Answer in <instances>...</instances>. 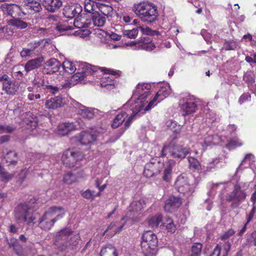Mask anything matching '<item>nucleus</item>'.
Segmentation results:
<instances>
[{
  "instance_id": "nucleus-51",
  "label": "nucleus",
  "mask_w": 256,
  "mask_h": 256,
  "mask_svg": "<svg viewBox=\"0 0 256 256\" xmlns=\"http://www.w3.org/2000/svg\"><path fill=\"white\" fill-rule=\"evenodd\" d=\"M236 46V44L232 40L226 42L224 45V49L226 50H234Z\"/></svg>"
},
{
  "instance_id": "nucleus-47",
  "label": "nucleus",
  "mask_w": 256,
  "mask_h": 256,
  "mask_svg": "<svg viewBox=\"0 0 256 256\" xmlns=\"http://www.w3.org/2000/svg\"><path fill=\"white\" fill-rule=\"evenodd\" d=\"M16 130V127L10 125H0V134H11Z\"/></svg>"
},
{
  "instance_id": "nucleus-43",
  "label": "nucleus",
  "mask_w": 256,
  "mask_h": 256,
  "mask_svg": "<svg viewBox=\"0 0 256 256\" xmlns=\"http://www.w3.org/2000/svg\"><path fill=\"white\" fill-rule=\"evenodd\" d=\"M188 161L190 169L194 170H200V169L201 165L197 159L194 157H188Z\"/></svg>"
},
{
  "instance_id": "nucleus-59",
  "label": "nucleus",
  "mask_w": 256,
  "mask_h": 256,
  "mask_svg": "<svg viewBox=\"0 0 256 256\" xmlns=\"http://www.w3.org/2000/svg\"><path fill=\"white\" fill-rule=\"evenodd\" d=\"M60 90V88L59 87L52 86V85H49L47 89V90H48L50 92L52 93L53 94L58 93Z\"/></svg>"
},
{
  "instance_id": "nucleus-5",
  "label": "nucleus",
  "mask_w": 256,
  "mask_h": 256,
  "mask_svg": "<svg viewBox=\"0 0 256 256\" xmlns=\"http://www.w3.org/2000/svg\"><path fill=\"white\" fill-rule=\"evenodd\" d=\"M246 194L244 190L242 189L241 184L238 182L234 184L233 191L226 196V202H231V207L236 208L244 200Z\"/></svg>"
},
{
  "instance_id": "nucleus-46",
  "label": "nucleus",
  "mask_w": 256,
  "mask_h": 256,
  "mask_svg": "<svg viewBox=\"0 0 256 256\" xmlns=\"http://www.w3.org/2000/svg\"><path fill=\"white\" fill-rule=\"evenodd\" d=\"M202 246L200 243H195L192 247L191 256H198L201 253Z\"/></svg>"
},
{
  "instance_id": "nucleus-26",
  "label": "nucleus",
  "mask_w": 256,
  "mask_h": 256,
  "mask_svg": "<svg viewBox=\"0 0 256 256\" xmlns=\"http://www.w3.org/2000/svg\"><path fill=\"white\" fill-rule=\"evenodd\" d=\"M176 162L174 160H168L166 164V167L162 177V180L166 182H169L172 178V168L175 166Z\"/></svg>"
},
{
  "instance_id": "nucleus-3",
  "label": "nucleus",
  "mask_w": 256,
  "mask_h": 256,
  "mask_svg": "<svg viewBox=\"0 0 256 256\" xmlns=\"http://www.w3.org/2000/svg\"><path fill=\"white\" fill-rule=\"evenodd\" d=\"M133 10L142 21L148 24L155 22L158 16L156 6L151 4L140 3L134 5Z\"/></svg>"
},
{
  "instance_id": "nucleus-58",
  "label": "nucleus",
  "mask_w": 256,
  "mask_h": 256,
  "mask_svg": "<svg viewBox=\"0 0 256 256\" xmlns=\"http://www.w3.org/2000/svg\"><path fill=\"white\" fill-rule=\"evenodd\" d=\"M64 208L62 207V206H52L50 207L49 209H48V210L46 212H49L51 214L52 216V217L54 216V214H56V212H58V211H60V210H63Z\"/></svg>"
},
{
  "instance_id": "nucleus-64",
  "label": "nucleus",
  "mask_w": 256,
  "mask_h": 256,
  "mask_svg": "<svg viewBox=\"0 0 256 256\" xmlns=\"http://www.w3.org/2000/svg\"><path fill=\"white\" fill-rule=\"evenodd\" d=\"M230 244L228 242H226L224 244V250L225 251V254H223L222 256H227L228 252L230 248Z\"/></svg>"
},
{
  "instance_id": "nucleus-60",
  "label": "nucleus",
  "mask_w": 256,
  "mask_h": 256,
  "mask_svg": "<svg viewBox=\"0 0 256 256\" xmlns=\"http://www.w3.org/2000/svg\"><path fill=\"white\" fill-rule=\"evenodd\" d=\"M221 247L217 244L214 248L210 256H220V254Z\"/></svg>"
},
{
  "instance_id": "nucleus-52",
  "label": "nucleus",
  "mask_w": 256,
  "mask_h": 256,
  "mask_svg": "<svg viewBox=\"0 0 256 256\" xmlns=\"http://www.w3.org/2000/svg\"><path fill=\"white\" fill-rule=\"evenodd\" d=\"M82 196L85 198L94 200V192L91 191L89 189L82 193Z\"/></svg>"
},
{
  "instance_id": "nucleus-33",
  "label": "nucleus",
  "mask_w": 256,
  "mask_h": 256,
  "mask_svg": "<svg viewBox=\"0 0 256 256\" xmlns=\"http://www.w3.org/2000/svg\"><path fill=\"white\" fill-rule=\"evenodd\" d=\"M4 158L7 163H9V166H14L18 162V155L15 151L10 150L6 154Z\"/></svg>"
},
{
  "instance_id": "nucleus-50",
  "label": "nucleus",
  "mask_w": 256,
  "mask_h": 256,
  "mask_svg": "<svg viewBox=\"0 0 256 256\" xmlns=\"http://www.w3.org/2000/svg\"><path fill=\"white\" fill-rule=\"evenodd\" d=\"M94 2L90 0H86L84 2V10L85 12L92 13L94 11Z\"/></svg>"
},
{
  "instance_id": "nucleus-35",
  "label": "nucleus",
  "mask_w": 256,
  "mask_h": 256,
  "mask_svg": "<svg viewBox=\"0 0 256 256\" xmlns=\"http://www.w3.org/2000/svg\"><path fill=\"white\" fill-rule=\"evenodd\" d=\"M143 200H139L134 201L131 203L128 210L129 213H138L143 208Z\"/></svg>"
},
{
  "instance_id": "nucleus-53",
  "label": "nucleus",
  "mask_w": 256,
  "mask_h": 256,
  "mask_svg": "<svg viewBox=\"0 0 256 256\" xmlns=\"http://www.w3.org/2000/svg\"><path fill=\"white\" fill-rule=\"evenodd\" d=\"M86 77L84 76V72L82 71L78 72L72 76V80L75 82H78L82 80H84Z\"/></svg>"
},
{
  "instance_id": "nucleus-22",
  "label": "nucleus",
  "mask_w": 256,
  "mask_h": 256,
  "mask_svg": "<svg viewBox=\"0 0 256 256\" xmlns=\"http://www.w3.org/2000/svg\"><path fill=\"white\" fill-rule=\"evenodd\" d=\"M42 4L48 11L54 12L62 6V2L60 0H43Z\"/></svg>"
},
{
  "instance_id": "nucleus-54",
  "label": "nucleus",
  "mask_w": 256,
  "mask_h": 256,
  "mask_svg": "<svg viewBox=\"0 0 256 256\" xmlns=\"http://www.w3.org/2000/svg\"><path fill=\"white\" fill-rule=\"evenodd\" d=\"M36 214H30V216H28V218L24 222H28L29 225H34L36 222Z\"/></svg>"
},
{
  "instance_id": "nucleus-17",
  "label": "nucleus",
  "mask_w": 256,
  "mask_h": 256,
  "mask_svg": "<svg viewBox=\"0 0 256 256\" xmlns=\"http://www.w3.org/2000/svg\"><path fill=\"white\" fill-rule=\"evenodd\" d=\"M97 135L92 131L82 132L80 135L79 141L82 145H88L96 141Z\"/></svg>"
},
{
  "instance_id": "nucleus-11",
  "label": "nucleus",
  "mask_w": 256,
  "mask_h": 256,
  "mask_svg": "<svg viewBox=\"0 0 256 256\" xmlns=\"http://www.w3.org/2000/svg\"><path fill=\"white\" fill-rule=\"evenodd\" d=\"M31 209L28 204H20L14 209V218L17 221L24 222L30 216V211Z\"/></svg>"
},
{
  "instance_id": "nucleus-16",
  "label": "nucleus",
  "mask_w": 256,
  "mask_h": 256,
  "mask_svg": "<svg viewBox=\"0 0 256 256\" xmlns=\"http://www.w3.org/2000/svg\"><path fill=\"white\" fill-rule=\"evenodd\" d=\"M82 12V8L80 4H73L66 6L63 10V14L66 18H72L80 14Z\"/></svg>"
},
{
  "instance_id": "nucleus-9",
  "label": "nucleus",
  "mask_w": 256,
  "mask_h": 256,
  "mask_svg": "<svg viewBox=\"0 0 256 256\" xmlns=\"http://www.w3.org/2000/svg\"><path fill=\"white\" fill-rule=\"evenodd\" d=\"M190 152L189 148L183 147L182 146L175 144L174 142L170 143L169 153L173 158L178 160H182L186 158V156Z\"/></svg>"
},
{
  "instance_id": "nucleus-2",
  "label": "nucleus",
  "mask_w": 256,
  "mask_h": 256,
  "mask_svg": "<svg viewBox=\"0 0 256 256\" xmlns=\"http://www.w3.org/2000/svg\"><path fill=\"white\" fill-rule=\"evenodd\" d=\"M78 234L73 235L68 228H64L58 232L56 236V243L58 250L64 251L68 248L74 250L80 241Z\"/></svg>"
},
{
  "instance_id": "nucleus-21",
  "label": "nucleus",
  "mask_w": 256,
  "mask_h": 256,
  "mask_svg": "<svg viewBox=\"0 0 256 256\" xmlns=\"http://www.w3.org/2000/svg\"><path fill=\"white\" fill-rule=\"evenodd\" d=\"M44 61L43 56H40L29 60L25 64L24 70L26 72L40 68Z\"/></svg>"
},
{
  "instance_id": "nucleus-4",
  "label": "nucleus",
  "mask_w": 256,
  "mask_h": 256,
  "mask_svg": "<svg viewBox=\"0 0 256 256\" xmlns=\"http://www.w3.org/2000/svg\"><path fill=\"white\" fill-rule=\"evenodd\" d=\"M142 240L141 247L145 256L154 254L158 243L156 235L152 232L148 230L143 234Z\"/></svg>"
},
{
  "instance_id": "nucleus-10",
  "label": "nucleus",
  "mask_w": 256,
  "mask_h": 256,
  "mask_svg": "<svg viewBox=\"0 0 256 256\" xmlns=\"http://www.w3.org/2000/svg\"><path fill=\"white\" fill-rule=\"evenodd\" d=\"M174 186L178 191L182 194L190 193L192 190V187L190 184L188 178L184 174L177 178Z\"/></svg>"
},
{
  "instance_id": "nucleus-19",
  "label": "nucleus",
  "mask_w": 256,
  "mask_h": 256,
  "mask_svg": "<svg viewBox=\"0 0 256 256\" xmlns=\"http://www.w3.org/2000/svg\"><path fill=\"white\" fill-rule=\"evenodd\" d=\"M40 42H34L28 44L27 48H24L20 52V54L22 58L32 56L34 52L40 46Z\"/></svg>"
},
{
  "instance_id": "nucleus-24",
  "label": "nucleus",
  "mask_w": 256,
  "mask_h": 256,
  "mask_svg": "<svg viewBox=\"0 0 256 256\" xmlns=\"http://www.w3.org/2000/svg\"><path fill=\"white\" fill-rule=\"evenodd\" d=\"M180 106L182 115L183 116L194 112L196 108V103L192 102H184V103L181 104Z\"/></svg>"
},
{
  "instance_id": "nucleus-41",
  "label": "nucleus",
  "mask_w": 256,
  "mask_h": 256,
  "mask_svg": "<svg viewBox=\"0 0 256 256\" xmlns=\"http://www.w3.org/2000/svg\"><path fill=\"white\" fill-rule=\"evenodd\" d=\"M30 114H26L28 117L24 119V122L29 126V128L34 130L37 127L38 122L35 118H30Z\"/></svg>"
},
{
  "instance_id": "nucleus-45",
  "label": "nucleus",
  "mask_w": 256,
  "mask_h": 256,
  "mask_svg": "<svg viewBox=\"0 0 256 256\" xmlns=\"http://www.w3.org/2000/svg\"><path fill=\"white\" fill-rule=\"evenodd\" d=\"M242 145V143L240 142L239 140L234 138L230 140L226 144V147L230 150L234 149L236 146H240Z\"/></svg>"
},
{
  "instance_id": "nucleus-62",
  "label": "nucleus",
  "mask_w": 256,
  "mask_h": 256,
  "mask_svg": "<svg viewBox=\"0 0 256 256\" xmlns=\"http://www.w3.org/2000/svg\"><path fill=\"white\" fill-rule=\"evenodd\" d=\"M138 29H140L142 32L143 34H146V35H150V34L151 32V29L148 27L144 28L143 26H141L140 25H138Z\"/></svg>"
},
{
  "instance_id": "nucleus-8",
  "label": "nucleus",
  "mask_w": 256,
  "mask_h": 256,
  "mask_svg": "<svg viewBox=\"0 0 256 256\" xmlns=\"http://www.w3.org/2000/svg\"><path fill=\"white\" fill-rule=\"evenodd\" d=\"M0 8L4 14L10 16L13 18L26 14L18 5L14 4L4 3L1 5Z\"/></svg>"
},
{
  "instance_id": "nucleus-37",
  "label": "nucleus",
  "mask_w": 256,
  "mask_h": 256,
  "mask_svg": "<svg viewBox=\"0 0 256 256\" xmlns=\"http://www.w3.org/2000/svg\"><path fill=\"white\" fill-rule=\"evenodd\" d=\"M90 24V22H86V19L81 16L76 17L74 22V27L78 28H88Z\"/></svg>"
},
{
  "instance_id": "nucleus-49",
  "label": "nucleus",
  "mask_w": 256,
  "mask_h": 256,
  "mask_svg": "<svg viewBox=\"0 0 256 256\" xmlns=\"http://www.w3.org/2000/svg\"><path fill=\"white\" fill-rule=\"evenodd\" d=\"M56 30L59 31L62 34H65L66 31L72 30L74 29L73 27L70 26H68L66 24H58L56 28Z\"/></svg>"
},
{
  "instance_id": "nucleus-38",
  "label": "nucleus",
  "mask_w": 256,
  "mask_h": 256,
  "mask_svg": "<svg viewBox=\"0 0 256 256\" xmlns=\"http://www.w3.org/2000/svg\"><path fill=\"white\" fill-rule=\"evenodd\" d=\"M100 256H117L116 248L111 245H108L102 249Z\"/></svg>"
},
{
  "instance_id": "nucleus-42",
  "label": "nucleus",
  "mask_w": 256,
  "mask_h": 256,
  "mask_svg": "<svg viewBox=\"0 0 256 256\" xmlns=\"http://www.w3.org/2000/svg\"><path fill=\"white\" fill-rule=\"evenodd\" d=\"M138 27H136L132 30H122V34L128 38H135L138 34Z\"/></svg>"
},
{
  "instance_id": "nucleus-63",
  "label": "nucleus",
  "mask_w": 256,
  "mask_h": 256,
  "mask_svg": "<svg viewBox=\"0 0 256 256\" xmlns=\"http://www.w3.org/2000/svg\"><path fill=\"white\" fill-rule=\"evenodd\" d=\"M48 84H46L44 80H42L41 82L34 83V86L38 88H42L43 90H47L48 88Z\"/></svg>"
},
{
  "instance_id": "nucleus-25",
  "label": "nucleus",
  "mask_w": 256,
  "mask_h": 256,
  "mask_svg": "<svg viewBox=\"0 0 256 256\" xmlns=\"http://www.w3.org/2000/svg\"><path fill=\"white\" fill-rule=\"evenodd\" d=\"M76 128V126L73 123L68 122L62 123L58 125L57 132L59 135L64 136Z\"/></svg>"
},
{
  "instance_id": "nucleus-32",
  "label": "nucleus",
  "mask_w": 256,
  "mask_h": 256,
  "mask_svg": "<svg viewBox=\"0 0 256 256\" xmlns=\"http://www.w3.org/2000/svg\"><path fill=\"white\" fill-rule=\"evenodd\" d=\"M6 241L10 248H12L16 254L20 256L21 252V246L19 244L18 240L16 238H12L10 240L6 238Z\"/></svg>"
},
{
  "instance_id": "nucleus-44",
  "label": "nucleus",
  "mask_w": 256,
  "mask_h": 256,
  "mask_svg": "<svg viewBox=\"0 0 256 256\" xmlns=\"http://www.w3.org/2000/svg\"><path fill=\"white\" fill-rule=\"evenodd\" d=\"M77 180V177L71 172L66 174L64 176V182L70 184Z\"/></svg>"
},
{
  "instance_id": "nucleus-29",
  "label": "nucleus",
  "mask_w": 256,
  "mask_h": 256,
  "mask_svg": "<svg viewBox=\"0 0 256 256\" xmlns=\"http://www.w3.org/2000/svg\"><path fill=\"white\" fill-rule=\"evenodd\" d=\"M46 66L51 67L52 69L50 72L46 74L54 73L58 72L61 66L60 62L56 58H51L45 63Z\"/></svg>"
},
{
  "instance_id": "nucleus-61",
  "label": "nucleus",
  "mask_w": 256,
  "mask_h": 256,
  "mask_svg": "<svg viewBox=\"0 0 256 256\" xmlns=\"http://www.w3.org/2000/svg\"><path fill=\"white\" fill-rule=\"evenodd\" d=\"M219 162V160L217 158L214 160L212 162H210L206 166L207 170H210L212 169L215 168V164Z\"/></svg>"
},
{
  "instance_id": "nucleus-20",
  "label": "nucleus",
  "mask_w": 256,
  "mask_h": 256,
  "mask_svg": "<svg viewBox=\"0 0 256 256\" xmlns=\"http://www.w3.org/2000/svg\"><path fill=\"white\" fill-rule=\"evenodd\" d=\"M81 66L82 68V72H84L86 78L88 75L93 74L98 69L100 70L102 72H104L105 74L108 73V72L110 71L109 70L106 68L95 66L86 63L82 64Z\"/></svg>"
},
{
  "instance_id": "nucleus-48",
  "label": "nucleus",
  "mask_w": 256,
  "mask_h": 256,
  "mask_svg": "<svg viewBox=\"0 0 256 256\" xmlns=\"http://www.w3.org/2000/svg\"><path fill=\"white\" fill-rule=\"evenodd\" d=\"M166 228L168 232L174 233L176 230V226L174 224L173 220L171 218H168L165 223Z\"/></svg>"
},
{
  "instance_id": "nucleus-34",
  "label": "nucleus",
  "mask_w": 256,
  "mask_h": 256,
  "mask_svg": "<svg viewBox=\"0 0 256 256\" xmlns=\"http://www.w3.org/2000/svg\"><path fill=\"white\" fill-rule=\"evenodd\" d=\"M8 24L14 26L19 29L26 28L28 24L26 22L21 20L19 18H15L10 20L8 21Z\"/></svg>"
},
{
  "instance_id": "nucleus-7",
  "label": "nucleus",
  "mask_w": 256,
  "mask_h": 256,
  "mask_svg": "<svg viewBox=\"0 0 256 256\" xmlns=\"http://www.w3.org/2000/svg\"><path fill=\"white\" fill-rule=\"evenodd\" d=\"M164 164L156 158H152L144 166V175L146 178H152L160 174Z\"/></svg>"
},
{
  "instance_id": "nucleus-56",
  "label": "nucleus",
  "mask_w": 256,
  "mask_h": 256,
  "mask_svg": "<svg viewBox=\"0 0 256 256\" xmlns=\"http://www.w3.org/2000/svg\"><path fill=\"white\" fill-rule=\"evenodd\" d=\"M170 147V143L168 144H164L160 151V156L164 158L167 154L168 152H169V148Z\"/></svg>"
},
{
  "instance_id": "nucleus-14",
  "label": "nucleus",
  "mask_w": 256,
  "mask_h": 256,
  "mask_svg": "<svg viewBox=\"0 0 256 256\" xmlns=\"http://www.w3.org/2000/svg\"><path fill=\"white\" fill-rule=\"evenodd\" d=\"M138 44H140L139 48L144 50L146 51H152L156 48L154 44L152 42V40L149 39L148 38L145 37L142 38L139 40H134L130 42H128L126 44L128 46H132Z\"/></svg>"
},
{
  "instance_id": "nucleus-13",
  "label": "nucleus",
  "mask_w": 256,
  "mask_h": 256,
  "mask_svg": "<svg viewBox=\"0 0 256 256\" xmlns=\"http://www.w3.org/2000/svg\"><path fill=\"white\" fill-rule=\"evenodd\" d=\"M77 108V113L82 118L88 120L93 118L97 113L98 110L91 108L86 107L79 103Z\"/></svg>"
},
{
  "instance_id": "nucleus-31",
  "label": "nucleus",
  "mask_w": 256,
  "mask_h": 256,
  "mask_svg": "<svg viewBox=\"0 0 256 256\" xmlns=\"http://www.w3.org/2000/svg\"><path fill=\"white\" fill-rule=\"evenodd\" d=\"M128 114L126 112H122L117 114L113 120L112 127L113 128H118L124 122Z\"/></svg>"
},
{
  "instance_id": "nucleus-30",
  "label": "nucleus",
  "mask_w": 256,
  "mask_h": 256,
  "mask_svg": "<svg viewBox=\"0 0 256 256\" xmlns=\"http://www.w3.org/2000/svg\"><path fill=\"white\" fill-rule=\"evenodd\" d=\"M18 84L16 83V82L11 80L10 82L6 84V85L2 86V90L5 92L10 95L15 94L18 89Z\"/></svg>"
},
{
  "instance_id": "nucleus-57",
  "label": "nucleus",
  "mask_w": 256,
  "mask_h": 256,
  "mask_svg": "<svg viewBox=\"0 0 256 256\" xmlns=\"http://www.w3.org/2000/svg\"><path fill=\"white\" fill-rule=\"evenodd\" d=\"M234 233L235 231H234L232 229H229L224 232V234L221 236V239L222 240L228 239L230 236H232Z\"/></svg>"
},
{
  "instance_id": "nucleus-18",
  "label": "nucleus",
  "mask_w": 256,
  "mask_h": 256,
  "mask_svg": "<svg viewBox=\"0 0 256 256\" xmlns=\"http://www.w3.org/2000/svg\"><path fill=\"white\" fill-rule=\"evenodd\" d=\"M64 104V100L62 97L58 96L46 100L45 106L48 109L54 110L62 107Z\"/></svg>"
},
{
  "instance_id": "nucleus-55",
  "label": "nucleus",
  "mask_w": 256,
  "mask_h": 256,
  "mask_svg": "<svg viewBox=\"0 0 256 256\" xmlns=\"http://www.w3.org/2000/svg\"><path fill=\"white\" fill-rule=\"evenodd\" d=\"M12 80L11 78L6 74H0V82L2 83V86L10 82Z\"/></svg>"
},
{
  "instance_id": "nucleus-15",
  "label": "nucleus",
  "mask_w": 256,
  "mask_h": 256,
  "mask_svg": "<svg viewBox=\"0 0 256 256\" xmlns=\"http://www.w3.org/2000/svg\"><path fill=\"white\" fill-rule=\"evenodd\" d=\"M52 216L49 212H46L39 219L38 226L44 230H48L54 226Z\"/></svg>"
},
{
  "instance_id": "nucleus-6",
  "label": "nucleus",
  "mask_w": 256,
  "mask_h": 256,
  "mask_svg": "<svg viewBox=\"0 0 256 256\" xmlns=\"http://www.w3.org/2000/svg\"><path fill=\"white\" fill-rule=\"evenodd\" d=\"M84 158L82 153L76 148H69L65 150L62 156L64 164L70 168L74 167L78 160Z\"/></svg>"
},
{
  "instance_id": "nucleus-40",
  "label": "nucleus",
  "mask_w": 256,
  "mask_h": 256,
  "mask_svg": "<svg viewBox=\"0 0 256 256\" xmlns=\"http://www.w3.org/2000/svg\"><path fill=\"white\" fill-rule=\"evenodd\" d=\"M63 70L68 73L72 74L76 70V68L74 64L70 61H65L62 63Z\"/></svg>"
},
{
  "instance_id": "nucleus-27",
  "label": "nucleus",
  "mask_w": 256,
  "mask_h": 256,
  "mask_svg": "<svg viewBox=\"0 0 256 256\" xmlns=\"http://www.w3.org/2000/svg\"><path fill=\"white\" fill-rule=\"evenodd\" d=\"M106 17L98 12H94L92 14V19L94 26L101 27L104 26L106 22Z\"/></svg>"
},
{
  "instance_id": "nucleus-12",
  "label": "nucleus",
  "mask_w": 256,
  "mask_h": 256,
  "mask_svg": "<svg viewBox=\"0 0 256 256\" xmlns=\"http://www.w3.org/2000/svg\"><path fill=\"white\" fill-rule=\"evenodd\" d=\"M182 203V200L180 197L171 196L166 201L164 209L168 212H172L178 208Z\"/></svg>"
},
{
  "instance_id": "nucleus-23",
  "label": "nucleus",
  "mask_w": 256,
  "mask_h": 256,
  "mask_svg": "<svg viewBox=\"0 0 256 256\" xmlns=\"http://www.w3.org/2000/svg\"><path fill=\"white\" fill-rule=\"evenodd\" d=\"M168 92L166 90V88H161L156 94L153 100H150L148 104L146 106L144 109V111H148L150 110L152 108L154 107V106L156 104H154L156 100H158V98L160 96H162L160 100H158L160 102L161 100H163L164 98H166L168 95Z\"/></svg>"
},
{
  "instance_id": "nucleus-36",
  "label": "nucleus",
  "mask_w": 256,
  "mask_h": 256,
  "mask_svg": "<svg viewBox=\"0 0 256 256\" xmlns=\"http://www.w3.org/2000/svg\"><path fill=\"white\" fill-rule=\"evenodd\" d=\"M100 13H101L105 17H111L113 14V8L108 5L101 4L98 7Z\"/></svg>"
},
{
  "instance_id": "nucleus-39",
  "label": "nucleus",
  "mask_w": 256,
  "mask_h": 256,
  "mask_svg": "<svg viewBox=\"0 0 256 256\" xmlns=\"http://www.w3.org/2000/svg\"><path fill=\"white\" fill-rule=\"evenodd\" d=\"M162 220V216L160 214L156 215L151 217L148 221V225L152 228H157Z\"/></svg>"
},
{
  "instance_id": "nucleus-1",
  "label": "nucleus",
  "mask_w": 256,
  "mask_h": 256,
  "mask_svg": "<svg viewBox=\"0 0 256 256\" xmlns=\"http://www.w3.org/2000/svg\"><path fill=\"white\" fill-rule=\"evenodd\" d=\"M150 86L148 84H138L133 93L132 98L134 99V101L136 104L135 106L133 109L132 112L134 114L132 115L124 123L125 129H128L135 116L138 112H140L142 110H144V106L148 103V102H145L147 97L150 94ZM146 111H144L145 112Z\"/></svg>"
},
{
  "instance_id": "nucleus-28",
  "label": "nucleus",
  "mask_w": 256,
  "mask_h": 256,
  "mask_svg": "<svg viewBox=\"0 0 256 256\" xmlns=\"http://www.w3.org/2000/svg\"><path fill=\"white\" fill-rule=\"evenodd\" d=\"M25 8L29 10L30 13H36L40 12L42 8L40 3L34 0H28L24 4Z\"/></svg>"
}]
</instances>
